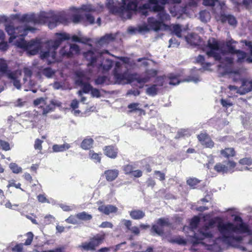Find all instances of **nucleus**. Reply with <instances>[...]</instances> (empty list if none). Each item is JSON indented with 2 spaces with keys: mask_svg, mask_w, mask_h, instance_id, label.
I'll return each instance as SVG.
<instances>
[{
  "mask_svg": "<svg viewBox=\"0 0 252 252\" xmlns=\"http://www.w3.org/2000/svg\"><path fill=\"white\" fill-rule=\"evenodd\" d=\"M234 213L230 211L231 216H234V223L224 222L220 218H211L209 214L204 216V220L207 222L198 233L194 234L196 243H202L209 247L208 249L216 250L224 245L237 247L235 243H239L243 239L241 234L249 233V229Z\"/></svg>",
  "mask_w": 252,
  "mask_h": 252,
  "instance_id": "obj_1",
  "label": "nucleus"
},
{
  "mask_svg": "<svg viewBox=\"0 0 252 252\" xmlns=\"http://www.w3.org/2000/svg\"><path fill=\"white\" fill-rule=\"evenodd\" d=\"M235 43V41L229 40L225 45L224 43L212 38L208 40V45L205 51L209 58L213 57L216 61H220L219 68L230 75H239L240 71L239 69L234 68L233 59L237 57L238 62H242L246 57L244 52L235 50L233 45Z\"/></svg>",
  "mask_w": 252,
  "mask_h": 252,
  "instance_id": "obj_2",
  "label": "nucleus"
},
{
  "mask_svg": "<svg viewBox=\"0 0 252 252\" xmlns=\"http://www.w3.org/2000/svg\"><path fill=\"white\" fill-rule=\"evenodd\" d=\"M5 30L10 35L9 42L18 48L27 51V53L30 55L37 54L42 47L39 40H31L27 42L24 38L29 31L33 32L34 31L33 27L24 25L15 28L10 23L5 24Z\"/></svg>",
  "mask_w": 252,
  "mask_h": 252,
  "instance_id": "obj_3",
  "label": "nucleus"
},
{
  "mask_svg": "<svg viewBox=\"0 0 252 252\" xmlns=\"http://www.w3.org/2000/svg\"><path fill=\"white\" fill-rule=\"evenodd\" d=\"M55 36L54 40H51L45 44V47L47 48V50L41 51L40 54L41 58L42 60H46L49 63L55 61L56 50L63 41L71 39L73 42L87 43L91 40V39L84 36L80 32H78L77 35L74 34L72 36L65 32L56 33Z\"/></svg>",
  "mask_w": 252,
  "mask_h": 252,
  "instance_id": "obj_4",
  "label": "nucleus"
},
{
  "mask_svg": "<svg viewBox=\"0 0 252 252\" xmlns=\"http://www.w3.org/2000/svg\"><path fill=\"white\" fill-rule=\"evenodd\" d=\"M39 19L33 15L25 14L22 17L23 21L31 22V24L44 23L48 21V27L50 29L55 28L58 24H66L68 22L67 12L62 11L56 14L54 11H42L40 13Z\"/></svg>",
  "mask_w": 252,
  "mask_h": 252,
  "instance_id": "obj_5",
  "label": "nucleus"
},
{
  "mask_svg": "<svg viewBox=\"0 0 252 252\" xmlns=\"http://www.w3.org/2000/svg\"><path fill=\"white\" fill-rule=\"evenodd\" d=\"M143 7L144 9L142 11L143 15L147 16L148 15L147 9H150L155 12H158V16L159 19V21H158L153 17L149 18L148 19V26L150 28L146 27V30H149L151 29L157 31L160 30L163 25V23L170 20V16L165 12L163 7L158 4V0H149L148 3L144 4Z\"/></svg>",
  "mask_w": 252,
  "mask_h": 252,
  "instance_id": "obj_6",
  "label": "nucleus"
},
{
  "mask_svg": "<svg viewBox=\"0 0 252 252\" xmlns=\"http://www.w3.org/2000/svg\"><path fill=\"white\" fill-rule=\"evenodd\" d=\"M122 63L119 62H115L114 69V75L118 83H130L136 80L139 84H144L149 82L150 79L157 74V71L154 69L147 71L142 76H138L136 74H130L127 71L121 73Z\"/></svg>",
  "mask_w": 252,
  "mask_h": 252,
  "instance_id": "obj_7",
  "label": "nucleus"
},
{
  "mask_svg": "<svg viewBox=\"0 0 252 252\" xmlns=\"http://www.w3.org/2000/svg\"><path fill=\"white\" fill-rule=\"evenodd\" d=\"M104 52L98 53L89 51L84 53V57L89 62L88 66L91 71H101L105 72L112 66L113 62L108 59H104L103 57Z\"/></svg>",
  "mask_w": 252,
  "mask_h": 252,
  "instance_id": "obj_8",
  "label": "nucleus"
},
{
  "mask_svg": "<svg viewBox=\"0 0 252 252\" xmlns=\"http://www.w3.org/2000/svg\"><path fill=\"white\" fill-rule=\"evenodd\" d=\"M168 83L171 85H178L180 81L178 79V75L170 74L168 77H158L156 79L155 84L149 86L146 91L147 94L150 96H155L158 94L159 90L158 87H161Z\"/></svg>",
  "mask_w": 252,
  "mask_h": 252,
  "instance_id": "obj_9",
  "label": "nucleus"
},
{
  "mask_svg": "<svg viewBox=\"0 0 252 252\" xmlns=\"http://www.w3.org/2000/svg\"><path fill=\"white\" fill-rule=\"evenodd\" d=\"M81 10L86 12H92L96 10L94 6L90 4L82 5L80 8L71 7L67 12L68 17L71 15L72 21L74 23L77 24L80 22L82 19V16L79 14Z\"/></svg>",
  "mask_w": 252,
  "mask_h": 252,
  "instance_id": "obj_10",
  "label": "nucleus"
},
{
  "mask_svg": "<svg viewBox=\"0 0 252 252\" xmlns=\"http://www.w3.org/2000/svg\"><path fill=\"white\" fill-rule=\"evenodd\" d=\"M90 78V77L86 75L84 71H78L76 72V85L80 86L85 93H88L91 91L92 87L86 81Z\"/></svg>",
  "mask_w": 252,
  "mask_h": 252,
  "instance_id": "obj_11",
  "label": "nucleus"
},
{
  "mask_svg": "<svg viewBox=\"0 0 252 252\" xmlns=\"http://www.w3.org/2000/svg\"><path fill=\"white\" fill-rule=\"evenodd\" d=\"M80 49L77 45L67 44L61 49L60 54L63 56L70 57L71 56L78 53Z\"/></svg>",
  "mask_w": 252,
  "mask_h": 252,
  "instance_id": "obj_12",
  "label": "nucleus"
},
{
  "mask_svg": "<svg viewBox=\"0 0 252 252\" xmlns=\"http://www.w3.org/2000/svg\"><path fill=\"white\" fill-rule=\"evenodd\" d=\"M33 103L35 106L42 108L43 115H46L52 111L54 109V107L52 106L51 103L50 102V103H47L46 99L43 97L37 98L34 100Z\"/></svg>",
  "mask_w": 252,
  "mask_h": 252,
  "instance_id": "obj_13",
  "label": "nucleus"
},
{
  "mask_svg": "<svg viewBox=\"0 0 252 252\" xmlns=\"http://www.w3.org/2000/svg\"><path fill=\"white\" fill-rule=\"evenodd\" d=\"M21 76V71L20 70H17L7 73V76L10 79V82L18 90H20L22 87L19 80Z\"/></svg>",
  "mask_w": 252,
  "mask_h": 252,
  "instance_id": "obj_14",
  "label": "nucleus"
},
{
  "mask_svg": "<svg viewBox=\"0 0 252 252\" xmlns=\"http://www.w3.org/2000/svg\"><path fill=\"white\" fill-rule=\"evenodd\" d=\"M169 225L167 219L160 218L157 221V223L153 225L152 230L158 235L161 236L163 233L162 227Z\"/></svg>",
  "mask_w": 252,
  "mask_h": 252,
  "instance_id": "obj_15",
  "label": "nucleus"
},
{
  "mask_svg": "<svg viewBox=\"0 0 252 252\" xmlns=\"http://www.w3.org/2000/svg\"><path fill=\"white\" fill-rule=\"evenodd\" d=\"M98 211L105 215H109L117 212L118 208L112 205H105L101 202H97Z\"/></svg>",
  "mask_w": 252,
  "mask_h": 252,
  "instance_id": "obj_16",
  "label": "nucleus"
},
{
  "mask_svg": "<svg viewBox=\"0 0 252 252\" xmlns=\"http://www.w3.org/2000/svg\"><path fill=\"white\" fill-rule=\"evenodd\" d=\"M25 77L23 79V86L25 91H28L30 88L34 85V83L30 80H28L32 75V71L28 68H25L24 70Z\"/></svg>",
  "mask_w": 252,
  "mask_h": 252,
  "instance_id": "obj_17",
  "label": "nucleus"
},
{
  "mask_svg": "<svg viewBox=\"0 0 252 252\" xmlns=\"http://www.w3.org/2000/svg\"><path fill=\"white\" fill-rule=\"evenodd\" d=\"M197 138L201 144L206 148H212L214 142L206 133H201L197 136Z\"/></svg>",
  "mask_w": 252,
  "mask_h": 252,
  "instance_id": "obj_18",
  "label": "nucleus"
},
{
  "mask_svg": "<svg viewBox=\"0 0 252 252\" xmlns=\"http://www.w3.org/2000/svg\"><path fill=\"white\" fill-rule=\"evenodd\" d=\"M220 16L217 17L216 19L218 21H220L222 23L226 22V21L232 26L235 25L236 24V20L235 18L232 15H225L221 13L220 11Z\"/></svg>",
  "mask_w": 252,
  "mask_h": 252,
  "instance_id": "obj_19",
  "label": "nucleus"
},
{
  "mask_svg": "<svg viewBox=\"0 0 252 252\" xmlns=\"http://www.w3.org/2000/svg\"><path fill=\"white\" fill-rule=\"evenodd\" d=\"M103 150L104 154L108 157L111 158H116L118 154L117 148L112 146H108L105 147Z\"/></svg>",
  "mask_w": 252,
  "mask_h": 252,
  "instance_id": "obj_20",
  "label": "nucleus"
},
{
  "mask_svg": "<svg viewBox=\"0 0 252 252\" xmlns=\"http://www.w3.org/2000/svg\"><path fill=\"white\" fill-rule=\"evenodd\" d=\"M187 42L190 45H199L201 41L199 36L196 34H190L185 36Z\"/></svg>",
  "mask_w": 252,
  "mask_h": 252,
  "instance_id": "obj_21",
  "label": "nucleus"
},
{
  "mask_svg": "<svg viewBox=\"0 0 252 252\" xmlns=\"http://www.w3.org/2000/svg\"><path fill=\"white\" fill-rule=\"evenodd\" d=\"M107 181L111 182L115 180L119 175V171L117 169L108 170L104 172Z\"/></svg>",
  "mask_w": 252,
  "mask_h": 252,
  "instance_id": "obj_22",
  "label": "nucleus"
},
{
  "mask_svg": "<svg viewBox=\"0 0 252 252\" xmlns=\"http://www.w3.org/2000/svg\"><path fill=\"white\" fill-rule=\"evenodd\" d=\"M241 87V94H243V95L252 90L251 85L250 84L249 80L248 79H243L242 81V85Z\"/></svg>",
  "mask_w": 252,
  "mask_h": 252,
  "instance_id": "obj_23",
  "label": "nucleus"
},
{
  "mask_svg": "<svg viewBox=\"0 0 252 252\" xmlns=\"http://www.w3.org/2000/svg\"><path fill=\"white\" fill-rule=\"evenodd\" d=\"M41 73H42L47 78H51L54 74L55 71L50 68L47 67L43 69L41 68H39V71L37 74L39 78L41 77Z\"/></svg>",
  "mask_w": 252,
  "mask_h": 252,
  "instance_id": "obj_24",
  "label": "nucleus"
},
{
  "mask_svg": "<svg viewBox=\"0 0 252 252\" xmlns=\"http://www.w3.org/2000/svg\"><path fill=\"white\" fill-rule=\"evenodd\" d=\"M114 36L112 34H106L99 40L98 44L100 46H104L114 40Z\"/></svg>",
  "mask_w": 252,
  "mask_h": 252,
  "instance_id": "obj_25",
  "label": "nucleus"
},
{
  "mask_svg": "<svg viewBox=\"0 0 252 252\" xmlns=\"http://www.w3.org/2000/svg\"><path fill=\"white\" fill-rule=\"evenodd\" d=\"M70 147V145L67 143L63 145L55 144L53 146L52 149L54 152H62L69 149Z\"/></svg>",
  "mask_w": 252,
  "mask_h": 252,
  "instance_id": "obj_26",
  "label": "nucleus"
},
{
  "mask_svg": "<svg viewBox=\"0 0 252 252\" xmlns=\"http://www.w3.org/2000/svg\"><path fill=\"white\" fill-rule=\"evenodd\" d=\"M104 234H97L91 239L95 248L99 246L103 242L104 239Z\"/></svg>",
  "mask_w": 252,
  "mask_h": 252,
  "instance_id": "obj_27",
  "label": "nucleus"
},
{
  "mask_svg": "<svg viewBox=\"0 0 252 252\" xmlns=\"http://www.w3.org/2000/svg\"><path fill=\"white\" fill-rule=\"evenodd\" d=\"M130 216L133 219L139 220L145 216V213L142 211L134 210L130 212Z\"/></svg>",
  "mask_w": 252,
  "mask_h": 252,
  "instance_id": "obj_28",
  "label": "nucleus"
},
{
  "mask_svg": "<svg viewBox=\"0 0 252 252\" xmlns=\"http://www.w3.org/2000/svg\"><path fill=\"white\" fill-rule=\"evenodd\" d=\"M173 31L177 37L181 38L182 37V34H183L186 32V30L185 29H182L181 26L176 25L173 26Z\"/></svg>",
  "mask_w": 252,
  "mask_h": 252,
  "instance_id": "obj_29",
  "label": "nucleus"
},
{
  "mask_svg": "<svg viewBox=\"0 0 252 252\" xmlns=\"http://www.w3.org/2000/svg\"><path fill=\"white\" fill-rule=\"evenodd\" d=\"M93 142L92 138H86L82 142L81 147L84 150H88L92 147Z\"/></svg>",
  "mask_w": 252,
  "mask_h": 252,
  "instance_id": "obj_30",
  "label": "nucleus"
},
{
  "mask_svg": "<svg viewBox=\"0 0 252 252\" xmlns=\"http://www.w3.org/2000/svg\"><path fill=\"white\" fill-rule=\"evenodd\" d=\"M214 169L218 172L222 173H227V168L226 167L225 162L223 163H217L214 167Z\"/></svg>",
  "mask_w": 252,
  "mask_h": 252,
  "instance_id": "obj_31",
  "label": "nucleus"
},
{
  "mask_svg": "<svg viewBox=\"0 0 252 252\" xmlns=\"http://www.w3.org/2000/svg\"><path fill=\"white\" fill-rule=\"evenodd\" d=\"M169 242L171 243H176L178 245H185L187 243L186 241L180 236H177L169 239Z\"/></svg>",
  "mask_w": 252,
  "mask_h": 252,
  "instance_id": "obj_32",
  "label": "nucleus"
},
{
  "mask_svg": "<svg viewBox=\"0 0 252 252\" xmlns=\"http://www.w3.org/2000/svg\"><path fill=\"white\" fill-rule=\"evenodd\" d=\"M221 154L226 158L233 157L235 155V151L233 148H228L220 151Z\"/></svg>",
  "mask_w": 252,
  "mask_h": 252,
  "instance_id": "obj_33",
  "label": "nucleus"
},
{
  "mask_svg": "<svg viewBox=\"0 0 252 252\" xmlns=\"http://www.w3.org/2000/svg\"><path fill=\"white\" fill-rule=\"evenodd\" d=\"M210 17L209 12L206 10L200 12V19L203 22H207L210 19Z\"/></svg>",
  "mask_w": 252,
  "mask_h": 252,
  "instance_id": "obj_34",
  "label": "nucleus"
},
{
  "mask_svg": "<svg viewBox=\"0 0 252 252\" xmlns=\"http://www.w3.org/2000/svg\"><path fill=\"white\" fill-rule=\"evenodd\" d=\"M228 89H229L230 91L231 92V94L233 95L237 96L236 94H239L240 95H243V94H241V87L238 88L236 86H232V85H229L228 86Z\"/></svg>",
  "mask_w": 252,
  "mask_h": 252,
  "instance_id": "obj_35",
  "label": "nucleus"
},
{
  "mask_svg": "<svg viewBox=\"0 0 252 252\" xmlns=\"http://www.w3.org/2000/svg\"><path fill=\"white\" fill-rule=\"evenodd\" d=\"M90 158L93 160L94 162H100L101 157L98 154L95 153L93 151H90L89 152Z\"/></svg>",
  "mask_w": 252,
  "mask_h": 252,
  "instance_id": "obj_36",
  "label": "nucleus"
},
{
  "mask_svg": "<svg viewBox=\"0 0 252 252\" xmlns=\"http://www.w3.org/2000/svg\"><path fill=\"white\" fill-rule=\"evenodd\" d=\"M77 217L79 220H90L92 218L91 215L87 214L85 212H83L77 214Z\"/></svg>",
  "mask_w": 252,
  "mask_h": 252,
  "instance_id": "obj_37",
  "label": "nucleus"
},
{
  "mask_svg": "<svg viewBox=\"0 0 252 252\" xmlns=\"http://www.w3.org/2000/svg\"><path fill=\"white\" fill-rule=\"evenodd\" d=\"M81 247L85 250L93 251L95 249L93 242L90 240L88 242H85L82 244Z\"/></svg>",
  "mask_w": 252,
  "mask_h": 252,
  "instance_id": "obj_38",
  "label": "nucleus"
},
{
  "mask_svg": "<svg viewBox=\"0 0 252 252\" xmlns=\"http://www.w3.org/2000/svg\"><path fill=\"white\" fill-rule=\"evenodd\" d=\"M226 167L227 169V172H233L234 168L236 166V163L232 160H229L227 162H225Z\"/></svg>",
  "mask_w": 252,
  "mask_h": 252,
  "instance_id": "obj_39",
  "label": "nucleus"
},
{
  "mask_svg": "<svg viewBox=\"0 0 252 252\" xmlns=\"http://www.w3.org/2000/svg\"><path fill=\"white\" fill-rule=\"evenodd\" d=\"M7 69V64L6 61L0 59V73H5Z\"/></svg>",
  "mask_w": 252,
  "mask_h": 252,
  "instance_id": "obj_40",
  "label": "nucleus"
},
{
  "mask_svg": "<svg viewBox=\"0 0 252 252\" xmlns=\"http://www.w3.org/2000/svg\"><path fill=\"white\" fill-rule=\"evenodd\" d=\"M200 181L196 178H191L189 179L187 181V184L192 188H195V186L199 183Z\"/></svg>",
  "mask_w": 252,
  "mask_h": 252,
  "instance_id": "obj_41",
  "label": "nucleus"
},
{
  "mask_svg": "<svg viewBox=\"0 0 252 252\" xmlns=\"http://www.w3.org/2000/svg\"><path fill=\"white\" fill-rule=\"evenodd\" d=\"M14 106L18 107H22L27 104V101L23 98H18L14 102Z\"/></svg>",
  "mask_w": 252,
  "mask_h": 252,
  "instance_id": "obj_42",
  "label": "nucleus"
},
{
  "mask_svg": "<svg viewBox=\"0 0 252 252\" xmlns=\"http://www.w3.org/2000/svg\"><path fill=\"white\" fill-rule=\"evenodd\" d=\"M9 167L14 173L17 174L22 172V168L18 166V165L15 163H10L9 164Z\"/></svg>",
  "mask_w": 252,
  "mask_h": 252,
  "instance_id": "obj_43",
  "label": "nucleus"
},
{
  "mask_svg": "<svg viewBox=\"0 0 252 252\" xmlns=\"http://www.w3.org/2000/svg\"><path fill=\"white\" fill-rule=\"evenodd\" d=\"M0 148L4 151H9L10 150L9 144L7 142L2 140H0Z\"/></svg>",
  "mask_w": 252,
  "mask_h": 252,
  "instance_id": "obj_44",
  "label": "nucleus"
},
{
  "mask_svg": "<svg viewBox=\"0 0 252 252\" xmlns=\"http://www.w3.org/2000/svg\"><path fill=\"white\" fill-rule=\"evenodd\" d=\"M66 221L70 223L76 224L78 223L79 219L77 217V214L76 216H71L66 220Z\"/></svg>",
  "mask_w": 252,
  "mask_h": 252,
  "instance_id": "obj_45",
  "label": "nucleus"
},
{
  "mask_svg": "<svg viewBox=\"0 0 252 252\" xmlns=\"http://www.w3.org/2000/svg\"><path fill=\"white\" fill-rule=\"evenodd\" d=\"M239 163L242 165H250L252 164V159L249 158H245L239 160Z\"/></svg>",
  "mask_w": 252,
  "mask_h": 252,
  "instance_id": "obj_46",
  "label": "nucleus"
},
{
  "mask_svg": "<svg viewBox=\"0 0 252 252\" xmlns=\"http://www.w3.org/2000/svg\"><path fill=\"white\" fill-rule=\"evenodd\" d=\"M139 103H132L128 105V108L130 109V112H131L132 111H137V110H141L139 108Z\"/></svg>",
  "mask_w": 252,
  "mask_h": 252,
  "instance_id": "obj_47",
  "label": "nucleus"
},
{
  "mask_svg": "<svg viewBox=\"0 0 252 252\" xmlns=\"http://www.w3.org/2000/svg\"><path fill=\"white\" fill-rule=\"evenodd\" d=\"M199 221V219L198 217H194L190 221V226L192 229H194L196 227L198 222Z\"/></svg>",
  "mask_w": 252,
  "mask_h": 252,
  "instance_id": "obj_48",
  "label": "nucleus"
},
{
  "mask_svg": "<svg viewBox=\"0 0 252 252\" xmlns=\"http://www.w3.org/2000/svg\"><path fill=\"white\" fill-rule=\"evenodd\" d=\"M43 141L39 139H36L34 142V147L36 150H41L42 149V143Z\"/></svg>",
  "mask_w": 252,
  "mask_h": 252,
  "instance_id": "obj_49",
  "label": "nucleus"
},
{
  "mask_svg": "<svg viewBox=\"0 0 252 252\" xmlns=\"http://www.w3.org/2000/svg\"><path fill=\"white\" fill-rule=\"evenodd\" d=\"M125 173L126 174L131 173L133 171V167L132 165L127 164L124 166L123 168Z\"/></svg>",
  "mask_w": 252,
  "mask_h": 252,
  "instance_id": "obj_50",
  "label": "nucleus"
},
{
  "mask_svg": "<svg viewBox=\"0 0 252 252\" xmlns=\"http://www.w3.org/2000/svg\"><path fill=\"white\" fill-rule=\"evenodd\" d=\"M53 87L55 90L63 89L64 86L61 82H55L52 84Z\"/></svg>",
  "mask_w": 252,
  "mask_h": 252,
  "instance_id": "obj_51",
  "label": "nucleus"
},
{
  "mask_svg": "<svg viewBox=\"0 0 252 252\" xmlns=\"http://www.w3.org/2000/svg\"><path fill=\"white\" fill-rule=\"evenodd\" d=\"M155 174L157 176L156 178L159 179L160 181L164 180L165 179L164 174L159 171H155Z\"/></svg>",
  "mask_w": 252,
  "mask_h": 252,
  "instance_id": "obj_52",
  "label": "nucleus"
},
{
  "mask_svg": "<svg viewBox=\"0 0 252 252\" xmlns=\"http://www.w3.org/2000/svg\"><path fill=\"white\" fill-rule=\"evenodd\" d=\"M91 94L93 97H96L98 98L100 96V93L98 90L94 88H92L91 90Z\"/></svg>",
  "mask_w": 252,
  "mask_h": 252,
  "instance_id": "obj_53",
  "label": "nucleus"
},
{
  "mask_svg": "<svg viewBox=\"0 0 252 252\" xmlns=\"http://www.w3.org/2000/svg\"><path fill=\"white\" fill-rule=\"evenodd\" d=\"M28 238L27 239L25 244L26 245H29L31 244L33 239V234L31 232L27 233Z\"/></svg>",
  "mask_w": 252,
  "mask_h": 252,
  "instance_id": "obj_54",
  "label": "nucleus"
},
{
  "mask_svg": "<svg viewBox=\"0 0 252 252\" xmlns=\"http://www.w3.org/2000/svg\"><path fill=\"white\" fill-rule=\"evenodd\" d=\"M106 78L105 76H101L98 77L95 81V84L97 85H100L105 82Z\"/></svg>",
  "mask_w": 252,
  "mask_h": 252,
  "instance_id": "obj_55",
  "label": "nucleus"
},
{
  "mask_svg": "<svg viewBox=\"0 0 252 252\" xmlns=\"http://www.w3.org/2000/svg\"><path fill=\"white\" fill-rule=\"evenodd\" d=\"M37 199L41 203H50V201L46 198L44 194H39L37 196Z\"/></svg>",
  "mask_w": 252,
  "mask_h": 252,
  "instance_id": "obj_56",
  "label": "nucleus"
},
{
  "mask_svg": "<svg viewBox=\"0 0 252 252\" xmlns=\"http://www.w3.org/2000/svg\"><path fill=\"white\" fill-rule=\"evenodd\" d=\"M200 81V79L197 77L189 76L188 78L184 80L183 81L185 82H193L194 83H197Z\"/></svg>",
  "mask_w": 252,
  "mask_h": 252,
  "instance_id": "obj_57",
  "label": "nucleus"
},
{
  "mask_svg": "<svg viewBox=\"0 0 252 252\" xmlns=\"http://www.w3.org/2000/svg\"><path fill=\"white\" fill-rule=\"evenodd\" d=\"M169 45L168 47H178L179 45V43L176 41L175 38H171L169 41Z\"/></svg>",
  "mask_w": 252,
  "mask_h": 252,
  "instance_id": "obj_58",
  "label": "nucleus"
},
{
  "mask_svg": "<svg viewBox=\"0 0 252 252\" xmlns=\"http://www.w3.org/2000/svg\"><path fill=\"white\" fill-rule=\"evenodd\" d=\"M218 0H204L203 3L205 5L213 6Z\"/></svg>",
  "mask_w": 252,
  "mask_h": 252,
  "instance_id": "obj_59",
  "label": "nucleus"
},
{
  "mask_svg": "<svg viewBox=\"0 0 252 252\" xmlns=\"http://www.w3.org/2000/svg\"><path fill=\"white\" fill-rule=\"evenodd\" d=\"M139 94L140 91L138 90H130L127 93V95H133L134 96H137L139 95Z\"/></svg>",
  "mask_w": 252,
  "mask_h": 252,
  "instance_id": "obj_60",
  "label": "nucleus"
},
{
  "mask_svg": "<svg viewBox=\"0 0 252 252\" xmlns=\"http://www.w3.org/2000/svg\"><path fill=\"white\" fill-rule=\"evenodd\" d=\"M100 227L102 228H112L113 227V224L112 223L108 222V221H104L100 225Z\"/></svg>",
  "mask_w": 252,
  "mask_h": 252,
  "instance_id": "obj_61",
  "label": "nucleus"
},
{
  "mask_svg": "<svg viewBox=\"0 0 252 252\" xmlns=\"http://www.w3.org/2000/svg\"><path fill=\"white\" fill-rule=\"evenodd\" d=\"M51 104L54 108L55 106L60 107L61 106L62 103L58 100L53 99L50 101Z\"/></svg>",
  "mask_w": 252,
  "mask_h": 252,
  "instance_id": "obj_62",
  "label": "nucleus"
},
{
  "mask_svg": "<svg viewBox=\"0 0 252 252\" xmlns=\"http://www.w3.org/2000/svg\"><path fill=\"white\" fill-rule=\"evenodd\" d=\"M122 222L126 226V227L129 230L131 226V221L129 220H123Z\"/></svg>",
  "mask_w": 252,
  "mask_h": 252,
  "instance_id": "obj_63",
  "label": "nucleus"
},
{
  "mask_svg": "<svg viewBox=\"0 0 252 252\" xmlns=\"http://www.w3.org/2000/svg\"><path fill=\"white\" fill-rule=\"evenodd\" d=\"M221 104L223 106L225 107H229L232 105V103L229 101L223 99L221 100Z\"/></svg>",
  "mask_w": 252,
  "mask_h": 252,
  "instance_id": "obj_64",
  "label": "nucleus"
}]
</instances>
